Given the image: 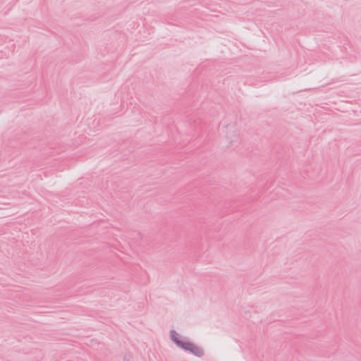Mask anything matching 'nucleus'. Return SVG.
I'll return each instance as SVG.
<instances>
[{
    "label": "nucleus",
    "mask_w": 361,
    "mask_h": 361,
    "mask_svg": "<svg viewBox=\"0 0 361 361\" xmlns=\"http://www.w3.org/2000/svg\"><path fill=\"white\" fill-rule=\"evenodd\" d=\"M171 341L180 349L189 352L197 357H202L204 355V350L189 341H183L178 338V334L173 329L170 331Z\"/></svg>",
    "instance_id": "obj_1"
},
{
    "label": "nucleus",
    "mask_w": 361,
    "mask_h": 361,
    "mask_svg": "<svg viewBox=\"0 0 361 361\" xmlns=\"http://www.w3.org/2000/svg\"><path fill=\"white\" fill-rule=\"evenodd\" d=\"M226 129L229 130L228 132L226 133V138L229 141L230 143L236 140L238 137V132L235 128L234 123H229L226 126Z\"/></svg>",
    "instance_id": "obj_2"
}]
</instances>
